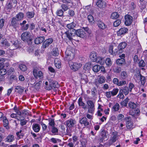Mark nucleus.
I'll use <instances>...</instances> for the list:
<instances>
[{"label":"nucleus","instance_id":"1","mask_svg":"<svg viewBox=\"0 0 147 147\" xmlns=\"http://www.w3.org/2000/svg\"><path fill=\"white\" fill-rule=\"evenodd\" d=\"M75 51L74 46H68L65 53L66 59L69 60L72 59L75 56Z\"/></svg>","mask_w":147,"mask_h":147},{"label":"nucleus","instance_id":"2","mask_svg":"<svg viewBox=\"0 0 147 147\" xmlns=\"http://www.w3.org/2000/svg\"><path fill=\"white\" fill-rule=\"evenodd\" d=\"M83 29H79L76 30L75 33L77 36L83 38L86 36V32L88 34L91 33L90 30L87 27L83 28Z\"/></svg>","mask_w":147,"mask_h":147},{"label":"nucleus","instance_id":"3","mask_svg":"<svg viewBox=\"0 0 147 147\" xmlns=\"http://www.w3.org/2000/svg\"><path fill=\"white\" fill-rule=\"evenodd\" d=\"M134 78L137 82H138L140 81L141 85L144 86L146 81L145 77L141 75L140 73H138L135 75Z\"/></svg>","mask_w":147,"mask_h":147},{"label":"nucleus","instance_id":"4","mask_svg":"<svg viewBox=\"0 0 147 147\" xmlns=\"http://www.w3.org/2000/svg\"><path fill=\"white\" fill-rule=\"evenodd\" d=\"M88 113L93 114L94 112L95 108L93 102L91 100H88L87 101Z\"/></svg>","mask_w":147,"mask_h":147},{"label":"nucleus","instance_id":"5","mask_svg":"<svg viewBox=\"0 0 147 147\" xmlns=\"http://www.w3.org/2000/svg\"><path fill=\"white\" fill-rule=\"evenodd\" d=\"M21 39L24 42L31 41L32 40V36L29 32H26L21 35Z\"/></svg>","mask_w":147,"mask_h":147},{"label":"nucleus","instance_id":"6","mask_svg":"<svg viewBox=\"0 0 147 147\" xmlns=\"http://www.w3.org/2000/svg\"><path fill=\"white\" fill-rule=\"evenodd\" d=\"M33 73L34 77L36 79H42L43 78V73L40 71H38L37 67L34 68L33 71Z\"/></svg>","mask_w":147,"mask_h":147},{"label":"nucleus","instance_id":"7","mask_svg":"<svg viewBox=\"0 0 147 147\" xmlns=\"http://www.w3.org/2000/svg\"><path fill=\"white\" fill-rule=\"evenodd\" d=\"M112 134L113 136L111 137L109 142V145H111L113 143L115 142L117 140L119 137L117 132L113 131L112 132Z\"/></svg>","mask_w":147,"mask_h":147},{"label":"nucleus","instance_id":"8","mask_svg":"<svg viewBox=\"0 0 147 147\" xmlns=\"http://www.w3.org/2000/svg\"><path fill=\"white\" fill-rule=\"evenodd\" d=\"M71 68L73 71H77L82 66V64L80 63H69Z\"/></svg>","mask_w":147,"mask_h":147},{"label":"nucleus","instance_id":"9","mask_svg":"<svg viewBox=\"0 0 147 147\" xmlns=\"http://www.w3.org/2000/svg\"><path fill=\"white\" fill-rule=\"evenodd\" d=\"M114 46L112 45H109V53L112 55H119L120 54L121 50L117 51V49H115L114 51H113V49Z\"/></svg>","mask_w":147,"mask_h":147},{"label":"nucleus","instance_id":"10","mask_svg":"<svg viewBox=\"0 0 147 147\" xmlns=\"http://www.w3.org/2000/svg\"><path fill=\"white\" fill-rule=\"evenodd\" d=\"M125 24L126 26H129L130 25L132 21V17L129 15H127L125 16Z\"/></svg>","mask_w":147,"mask_h":147},{"label":"nucleus","instance_id":"11","mask_svg":"<svg viewBox=\"0 0 147 147\" xmlns=\"http://www.w3.org/2000/svg\"><path fill=\"white\" fill-rule=\"evenodd\" d=\"M53 41V39L52 38H49L46 40L42 44V47L43 48H46L48 47Z\"/></svg>","mask_w":147,"mask_h":147},{"label":"nucleus","instance_id":"12","mask_svg":"<svg viewBox=\"0 0 147 147\" xmlns=\"http://www.w3.org/2000/svg\"><path fill=\"white\" fill-rule=\"evenodd\" d=\"M66 125L69 128L74 127L76 123V121L72 119H69L66 121Z\"/></svg>","mask_w":147,"mask_h":147},{"label":"nucleus","instance_id":"13","mask_svg":"<svg viewBox=\"0 0 147 147\" xmlns=\"http://www.w3.org/2000/svg\"><path fill=\"white\" fill-rule=\"evenodd\" d=\"M128 30V29L125 27L122 28L120 29L117 32L118 36H120L123 35L127 33Z\"/></svg>","mask_w":147,"mask_h":147},{"label":"nucleus","instance_id":"14","mask_svg":"<svg viewBox=\"0 0 147 147\" xmlns=\"http://www.w3.org/2000/svg\"><path fill=\"white\" fill-rule=\"evenodd\" d=\"M97 25L98 28L100 29L103 30L107 28V25L100 20L97 21Z\"/></svg>","mask_w":147,"mask_h":147},{"label":"nucleus","instance_id":"15","mask_svg":"<svg viewBox=\"0 0 147 147\" xmlns=\"http://www.w3.org/2000/svg\"><path fill=\"white\" fill-rule=\"evenodd\" d=\"M96 5L100 8H104L106 6V3L101 0H98L96 2Z\"/></svg>","mask_w":147,"mask_h":147},{"label":"nucleus","instance_id":"16","mask_svg":"<svg viewBox=\"0 0 147 147\" xmlns=\"http://www.w3.org/2000/svg\"><path fill=\"white\" fill-rule=\"evenodd\" d=\"M49 82H50V85L52 87V89H55V90H56V89L59 86L58 82L53 80H49Z\"/></svg>","mask_w":147,"mask_h":147},{"label":"nucleus","instance_id":"17","mask_svg":"<svg viewBox=\"0 0 147 147\" xmlns=\"http://www.w3.org/2000/svg\"><path fill=\"white\" fill-rule=\"evenodd\" d=\"M32 127L33 130L35 132H38L40 128V125L38 123H33L32 125Z\"/></svg>","mask_w":147,"mask_h":147},{"label":"nucleus","instance_id":"18","mask_svg":"<svg viewBox=\"0 0 147 147\" xmlns=\"http://www.w3.org/2000/svg\"><path fill=\"white\" fill-rule=\"evenodd\" d=\"M45 39V37L40 36L36 38L34 40V43L36 44H38L42 43Z\"/></svg>","mask_w":147,"mask_h":147},{"label":"nucleus","instance_id":"19","mask_svg":"<svg viewBox=\"0 0 147 147\" xmlns=\"http://www.w3.org/2000/svg\"><path fill=\"white\" fill-rule=\"evenodd\" d=\"M78 103L79 106L82 107V108L85 109H86L87 107L85 103L82 101V99L81 97H80L78 100Z\"/></svg>","mask_w":147,"mask_h":147},{"label":"nucleus","instance_id":"20","mask_svg":"<svg viewBox=\"0 0 147 147\" xmlns=\"http://www.w3.org/2000/svg\"><path fill=\"white\" fill-rule=\"evenodd\" d=\"M16 20L15 18H13L11 21V26L14 28L16 29L19 26V24L17 23Z\"/></svg>","mask_w":147,"mask_h":147},{"label":"nucleus","instance_id":"21","mask_svg":"<svg viewBox=\"0 0 147 147\" xmlns=\"http://www.w3.org/2000/svg\"><path fill=\"white\" fill-rule=\"evenodd\" d=\"M5 142H11L14 140V136L13 135L10 134L7 136L5 139Z\"/></svg>","mask_w":147,"mask_h":147},{"label":"nucleus","instance_id":"22","mask_svg":"<svg viewBox=\"0 0 147 147\" xmlns=\"http://www.w3.org/2000/svg\"><path fill=\"white\" fill-rule=\"evenodd\" d=\"M97 57L96 53L95 52H93L90 53V59L93 62H95L96 61V60Z\"/></svg>","mask_w":147,"mask_h":147},{"label":"nucleus","instance_id":"23","mask_svg":"<svg viewBox=\"0 0 147 147\" xmlns=\"http://www.w3.org/2000/svg\"><path fill=\"white\" fill-rule=\"evenodd\" d=\"M81 82L83 84L87 83L88 82L87 76L85 74H82L81 76Z\"/></svg>","mask_w":147,"mask_h":147},{"label":"nucleus","instance_id":"24","mask_svg":"<svg viewBox=\"0 0 147 147\" xmlns=\"http://www.w3.org/2000/svg\"><path fill=\"white\" fill-rule=\"evenodd\" d=\"M96 60L95 62L97 63H99L101 65H103L104 64L105 60L104 59L100 57H97Z\"/></svg>","mask_w":147,"mask_h":147},{"label":"nucleus","instance_id":"25","mask_svg":"<svg viewBox=\"0 0 147 147\" xmlns=\"http://www.w3.org/2000/svg\"><path fill=\"white\" fill-rule=\"evenodd\" d=\"M55 65V67L58 69H59L61 67V60L55 58L54 61Z\"/></svg>","mask_w":147,"mask_h":147},{"label":"nucleus","instance_id":"26","mask_svg":"<svg viewBox=\"0 0 147 147\" xmlns=\"http://www.w3.org/2000/svg\"><path fill=\"white\" fill-rule=\"evenodd\" d=\"M126 46L127 44L125 42H122L119 44L118 46V49H120L118 51L121 50L120 53H122V50L124 49Z\"/></svg>","mask_w":147,"mask_h":147},{"label":"nucleus","instance_id":"27","mask_svg":"<svg viewBox=\"0 0 147 147\" xmlns=\"http://www.w3.org/2000/svg\"><path fill=\"white\" fill-rule=\"evenodd\" d=\"M80 123L81 124H84V126H87L89 124V123L86 117L82 118L80 121Z\"/></svg>","mask_w":147,"mask_h":147},{"label":"nucleus","instance_id":"28","mask_svg":"<svg viewBox=\"0 0 147 147\" xmlns=\"http://www.w3.org/2000/svg\"><path fill=\"white\" fill-rule=\"evenodd\" d=\"M24 16V14L21 12H19L16 16V19L17 20H20L22 19Z\"/></svg>","mask_w":147,"mask_h":147},{"label":"nucleus","instance_id":"29","mask_svg":"<svg viewBox=\"0 0 147 147\" xmlns=\"http://www.w3.org/2000/svg\"><path fill=\"white\" fill-rule=\"evenodd\" d=\"M126 127L128 129H132L134 127V124L131 121H127L126 123Z\"/></svg>","mask_w":147,"mask_h":147},{"label":"nucleus","instance_id":"30","mask_svg":"<svg viewBox=\"0 0 147 147\" xmlns=\"http://www.w3.org/2000/svg\"><path fill=\"white\" fill-rule=\"evenodd\" d=\"M1 43L2 46H5L7 47L9 46V44L8 43L6 39H2L1 42Z\"/></svg>","mask_w":147,"mask_h":147},{"label":"nucleus","instance_id":"31","mask_svg":"<svg viewBox=\"0 0 147 147\" xmlns=\"http://www.w3.org/2000/svg\"><path fill=\"white\" fill-rule=\"evenodd\" d=\"M105 81V78L103 76H98V82L100 84L104 83Z\"/></svg>","mask_w":147,"mask_h":147},{"label":"nucleus","instance_id":"32","mask_svg":"<svg viewBox=\"0 0 147 147\" xmlns=\"http://www.w3.org/2000/svg\"><path fill=\"white\" fill-rule=\"evenodd\" d=\"M34 13L33 12L28 11L26 12V17L28 18H33L34 16Z\"/></svg>","mask_w":147,"mask_h":147},{"label":"nucleus","instance_id":"33","mask_svg":"<svg viewBox=\"0 0 147 147\" xmlns=\"http://www.w3.org/2000/svg\"><path fill=\"white\" fill-rule=\"evenodd\" d=\"M128 106L131 109H135L137 107V105L134 102H130L128 103Z\"/></svg>","mask_w":147,"mask_h":147},{"label":"nucleus","instance_id":"34","mask_svg":"<svg viewBox=\"0 0 147 147\" xmlns=\"http://www.w3.org/2000/svg\"><path fill=\"white\" fill-rule=\"evenodd\" d=\"M100 69V66L97 65H94L92 68L93 71L95 72H98Z\"/></svg>","mask_w":147,"mask_h":147},{"label":"nucleus","instance_id":"35","mask_svg":"<svg viewBox=\"0 0 147 147\" xmlns=\"http://www.w3.org/2000/svg\"><path fill=\"white\" fill-rule=\"evenodd\" d=\"M106 65L108 67H110L112 65V61L111 59L109 58H107L105 61Z\"/></svg>","mask_w":147,"mask_h":147},{"label":"nucleus","instance_id":"36","mask_svg":"<svg viewBox=\"0 0 147 147\" xmlns=\"http://www.w3.org/2000/svg\"><path fill=\"white\" fill-rule=\"evenodd\" d=\"M119 17V15L117 12L113 13L111 15V18L113 19H115L118 18Z\"/></svg>","mask_w":147,"mask_h":147},{"label":"nucleus","instance_id":"37","mask_svg":"<svg viewBox=\"0 0 147 147\" xmlns=\"http://www.w3.org/2000/svg\"><path fill=\"white\" fill-rule=\"evenodd\" d=\"M51 131L53 135H56L57 134L58 130L57 128L54 127H52Z\"/></svg>","mask_w":147,"mask_h":147},{"label":"nucleus","instance_id":"38","mask_svg":"<svg viewBox=\"0 0 147 147\" xmlns=\"http://www.w3.org/2000/svg\"><path fill=\"white\" fill-rule=\"evenodd\" d=\"M65 34L66 35L67 37L70 40L73 39L72 37L74 35H73L71 33H69L68 32H65Z\"/></svg>","mask_w":147,"mask_h":147},{"label":"nucleus","instance_id":"39","mask_svg":"<svg viewBox=\"0 0 147 147\" xmlns=\"http://www.w3.org/2000/svg\"><path fill=\"white\" fill-rule=\"evenodd\" d=\"M128 74L125 71L122 72L121 74V78L123 79H125L128 76Z\"/></svg>","mask_w":147,"mask_h":147},{"label":"nucleus","instance_id":"40","mask_svg":"<svg viewBox=\"0 0 147 147\" xmlns=\"http://www.w3.org/2000/svg\"><path fill=\"white\" fill-rule=\"evenodd\" d=\"M119 91V89L118 88H114L112 91H110L112 96H114L116 95L118 93Z\"/></svg>","mask_w":147,"mask_h":147},{"label":"nucleus","instance_id":"41","mask_svg":"<svg viewBox=\"0 0 147 147\" xmlns=\"http://www.w3.org/2000/svg\"><path fill=\"white\" fill-rule=\"evenodd\" d=\"M125 61V60L124 59L121 58L120 59H118L117 60L116 63L118 64L122 65L124 63Z\"/></svg>","mask_w":147,"mask_h":147},{"label":"nucleus","instance_id":"42","mask_svg":"<svg viewBox=\"0 0 147 147\" xmlns=\"http://www.w3.org/2000/svg\"><path fill=\"white\" fill-rule=\"evenodd\" d=\"M3 122L4 126H7L9 122L7 118L5 117H3Z\"/></svg>","mask_w":147,"mask_h":147},{"label":"nucleus","instance_id":"43","mask_svg":"<svg viewBox=\"0 0 147 147\" xmlns=\"http://www.w3.org/2000/svg\"><path fill=\"white\" fill-rule=\"evenodd\" d=\"M129 101V99L127 98L121 102V104L123 106H126Z\"/></svg>","mask_w":147,"mask_h":147},{"label":"nucleus","instance_id":"44","mask_svg":"<svg viewBox=\"0 0 147 147\" xmlns=\"http://www.w3.org/2000/svg\"><path fill=\"white\" fill-rule=\"evenodd\" d=\"M119 108V105L118 103H116L113 107V110L115 111H118Z\"/></svg>","mask_w":147,"mask_h":147},{"label":"nucleus","instance_id":"45","mask_svg":"<svg viewBox=\"0 0 147 147\" xmlns=\"http://www.w3.org/2000/svg\"><path fill=\"white\" fill-rule=\"evenodd\" d=\"M18 120L20 121V124L22 126H23L25 125L27 122V121L26 120L24 119H18Z\"/></svg>","mask_w":147,"mask_h":147},{"label":"nucleus","instance_id":"46","mask_svg":"<svg viewBox=\"0 0 147 147\" xmlns=\"http://www.w3.org/2000/svg\"><path fill=\"white\" fill-rule=\"evenodd\" d=\"M49 125L52 127H54V126L55 125V123L54 120L52 119H50L49 120Z\"/></svg>","mask_w":147,"mask_h":147},{"label":"nucleus","instance_id":"47","mask_svg":"<svg viewBox=\"0 0 147 147\" xmlns=\"http://www.w3.org/2000/svg\"><path fill=\"white\" fill-rule=\"evenodd\" d=\"M16 89L18 91V92L20 93L24 91V89L20 86H17L16 88Z\"/></svg>","mask_w":147,"mask_h":147},{"label":"nucleus","instance_id":"48","mask_svg":"<svg viewBox=\"0 0 147 147\" xmlns=\"http://www.w3.org/2000/svg\"><path fill=\"white\" fill-rule=\"evenodd\" d=\"M19 67L20 70L23 71H25L27 69V67L26 65L23 64L20 65Z\"/></svg>","mask_w":147,"mask_h":147},{"label":"nucleus","instance_id":"49","mask_svg":"<svg viewBox=\"0 0 147 147\" xmlns=\"http://www.w3.org/2000/svg\"><path fill=\"white\" fill-rule=\"evenodd\" d=\"M122 91L125 95H127L128 94L129 90L127 87H125Z\"/></svg>","mask_w":147,"mask_h":147},{"label":"nucleus","instance_id":"50","mask_svg":"<svg viewBox=\"0 0 147 147\" xmlns=\"http://www.w3.org/2000/svg\"><path fill=\"white\" fill-rule=\"evenodd\" d=\"M75 25L74 23L72 22L67 24V26L69 29H72L75 27Z\"/></svg>","mask_w":147,"mask_h":147},{"label":"nucleus","instance_id":"51","mask_svg":"<svg viewBox=\"0 0 147 147\" xmlns=\"http://www.w3.org/2000/svg\"><path fill=\"white\" fill-rule=\"evenodd\" d=\"M42 83L41 81H39L38 82H37L34 86L35 88L36 89H39L40 87V85Z\"/></svg>","mask_w":147,"mask_h":147},{"label":"nucleus","instance_id":"52","mask_svg":"<svg viewBox=\"0 0 147 147\" xmlns=\"http://www.w3.org/2000/svg\"><path fill=\"white\" fill-rule=\"evenodd\" d=\"M91 64L89 63H87L85 64L84 66V69L85 70H88L90 67Z\"/></svg>","mask_w":147,"mask_h":147},{"label":"nucleus","instance_id":"53","mask_svg":"<svg viewBox=\"0 0 147 147\" xmlns=\"http://www.w3.org/2000/svg\"><path fill=\"white\" fill-rule=\"evenodd\" d=\"M56 13L58 16H62L63 15V11L61 9H59L57 11Z\"/></svg>","mask_w":147,"mask_h":147},{"label":"nucleus","instance_id":"54","mask_svg":"<svg viewBox=\"0 0 147 147\" xmlns=\"http://www.w3.org/2000/svg\"><path fill=\"white\" fill-rule=\"evenodd\" d=\"M121 23L120 20H116L113 23V26L114 27H117L119 26Z\"/></svg>","mask_w":147,"mask_h":147},{"label":"nucleus","instance_id":"55","mask_svg":"<svg viewBox=\"0 0 147 147\" xmlns=\"http://www.w3.org/2000/svg\"><path fill=\"white\" fill-rule=\"evenodd\" d=\"M61 7L64 11H67L68 9V6L67 5L63 4H61Z\"/></svg>","mask_w":147,"mask_h":147},{"label":"nucleus","instance_id":"56","mask_svg":"<svg viewBox=\"0 0 147 147\" xmlns=\"http://www.w3.org/2000/svg\"><path fill=\"white\" fill-rule=\"evenodd\" d=\"M134 87V84L132 83H130L128 85V89L129 90V92L131 91L132 89Z\"/></svg>","mask_w":147,"mask_h":147},{"label":"nucleus","instance_id":"57","mask_svg":"<svg viewBox=\"0 0 147 147\" xmlns=\"http://www.w3.org/2000/svg\"><path fill=\"white\" fill-rule=\"evenodd\" d=\"M13 43V46L14 47V48L13 49H14L18 47L19 46V45L18 43V41H14Z\"/></svg>","mask_w":147,"mask_h":147},{"label":"nucleus","instance_id":"58","mask_svg":"<svg viewBox=\"0 0 147 147\" xmlns=\"http://www.w3.org/2000/svg\"><path fill=\"white\" fill-rule=\"evenodd\" d=\"M6 74V70L5 68L0 69V75L4 76Z\"/></svg>","mask_w":147,"mask_h":147},{"label":"nucleus","instance_id":"59","mask_svg":"<svg viewBox=\"0 0 147 147\" xmlns=\"http://www.w3.org/2000/svg\"><path fill=\"white\" fill-rule=\"evenodd\" d=\"M117 118L118 120L120 121H121L122 120V119L124 118V116L123 115L120 114L118 115Z\"/></svg>","mask_w":147,"mask_h":147},{"label":"nucleus","instance_id":"60","mask_svg":"<svg viewBox=\"0 0 147 147\" xmlns=\"http://www.w3.org/2000/svg\"><path fill=\"white\" fill-rule=\"evenodd\" d=\"M126 84V82L125 80H122L119 82L117 86H122L125 85Z\"/></svg>","mask_w":147,"mask_h":147},{"label":"nucleus","instance_id":"61","mask_svg":"<svg viewBox=\"0 0 147 147\" xmlns=\"http://www.w3.org/2000/svg\"><path fill=\"white\" fill-rule=\"evenodd\" d=\"M88 19L90 22H93L94 18L91 15H89L88 16Z\"/></svg>","mask_w":147,"mask_h":147},{"label":"nucleus","instance_id":"62","mask_svg":"<svg viewBox=\"0 0 147 147\" xmlns=\"http://www.w3.org/2000/svg\"><path fill=\"white\" fill-rule=\"evenodd\" d=\"M5 20L3 19H2L0 20V29H1L3 26Z\"/></svg>","mask_w":147,"mask_h":147},{"label":"nucleus","instance_id":"63","mask_svg":"<svg viewBox=\"0 0 147 147\" xmlns=\"http://www.w3.org/2000/svg\"><path fill=\"white\" fill-rule=\"evenodd\" d=\"M145 65V63L143 60H141L139 63V66L140 67H144Z\"/></svg>","mask_w":147,"mask_h":147},{"label":"nucleus","instance_id":"64","mask_svg":"<svg viewBox=\"0 0 147 147\" xmlns=\"http://www.w3.org/2000/svg\"><path fill=\"white\" fill-rule=\"evenodd\" d=\"M105 95L108 98H110L112 96L110 91L106 92Z\"/></svg>","mask_w":147,"mask_h":147}]
</instances>
